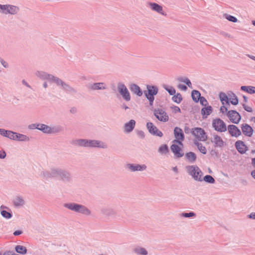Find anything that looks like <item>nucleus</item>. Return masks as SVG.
<instances>
[{"instance_id":"cd10ccee","label":"nucleus","mask_w":255,"mask_h":255,"mask_svg":"<svg viewBox=\"0 0 255 255\" xmlns=\"http://www.w3.org/2000/svg\"><path fill=\"white\" fill-rule=\"evenodd\" d=\"M213 112V108L211 106L208 105L202 108L201 115L203 119H205Z\"/></svg>"},{"instance_id":"37998d69","label":"nucleus","mask_w":255,"mask_h":255,"mask_svg":"<svg viewBox=\"0 0 255 255\" xmlns=\"http://www.w3.org/2000/svg\"><path fill=\"white\" fill-rule=\"evenodd\" d=\"M163 87L166 91L168 92L170 95L173 96L175 94L176 90L173 87L163 85Z\"/></svg>"},{"instance_id":"39448f33","label":"nucleus","mask_w":255,"mask_h":255,"mask_svg":"<svg viewBox=\"0 0 255 255\" xmlns=\"http://www.w3.org/2000/svg\"><path fill=\"white\" fill-rule=\"evenodd\" d=\"M187 172L194 180L201 182V177L203 173L197 165H188L186 167Z\"/></svg>"},{"instance_id":"2f4dec72","label":"nucleus","mask_w":255,"mask_h":255,"mask_svg":"<svg viewBox=\"0 0 255 255\" xmlns=\"http://www.w3.org/2000/svg\"><path fill=\"white\" fill-rule=\"evenodd\" d=\"M241 90L250 94H255V87L252 86H242Z\"/></svg>"},{"instance_id":"2eb2a0df","label":"nucleus","mask_w":255,"mask_h":255,"mask_svg":"<svg viewBox=\"0 0 255 255\" xmlns=\"http://www.w3.org/2000/svg\"><path fill=\"white\" fill-rule=\"evenodd\" d=\"M36 75L41 79L48 80L54 83L58 78L57 77H55L52 74H48L44 71H37L36 72Z\"/></svg>"},{"instance_id":"473e14b6","label":"nucleus","mask_w":255,"mask_h":255,"mask_svg":"<svg viewBox=\"0 0 255 255\" xmlns=\"http://www.w3.org/2000/svg\"><path fill=\"white\" fill-rule=\"evenodd\" d=\"M101 212L104 215L107 216H112L116 214L115 211L110 208H103L101 209Z\"/></svg>"},{"instance_id":"f8f14e48","label":"nucleus","mask_w":255,"mask_h":255,"mask_svg":"<svg viewBox=\"0 0 255 255\" xmlns=\"http://www.w3.org/2000/svg\"><path fill=\"white\" fill-rule=\"evenodd\" d=\"M227 116L231 122L235 124H238L242 119L241 115L236 110L229 111L227 113Z\"/></svg>"},{"instance_id":"0eeeda50","label":"nucleus","mask_w":255,"mask_h":255,"mask_svg":"<svg viewBox=\"0 0 255 255\" xmlns=\"http://www.w3.org/2000/svg\"><path fill=\"white\" fill-rule=\"evenodd\" d=\"M117 89L119 93L126 101H129L131 99L130 93L126 85L121 82H119L117 85Z\"/></svg>"},{"instance_id":"1a4fd4ad","label":"nucleus","mask_w":255,"mask_h":255,"mask_svg":"<svg viewBox=\"0 0 255 255\" xmlns=\"http://www.w3.org/2000/svg\"><path fill=\"white\" fill-rule=\"evenodd\" d=\"M192 134L201 141H205L207 139L206 132L201 128L197 127L192 128Z\"/></svg>"},{"instance_id":"8fccbe9b","label":"nucleus","mask_w":255,"mask_h":255,"mask_svg":"<svg viewBox=\"0 0 255 255\" xmlns=\"http://www.w3.org/2000/svg\"><path fill=\"white\" fill-rule=\"evenodd\" d=\"M199 150L203 154H206L207 153V150L206 147L201 144L198 147Z\"/></svg>"},{"instance_id":"9d476101","label":"nucleus","mask_w":255,"mask_h":255,"mask_svg":"<svg viewBox=\"0 0 255 255\" xmlns=\"http://www.w3.org/2000/svg\"><path fill=\"white\" fill-rule=\"evenodd\" d=\"M174 135L176 139L173 141V142L177 143L183 146L182 141L184 140L185 136L182 129L179 127H175L174 129Z\"/></svg>"},{"instance_id":"864d4df0","label":"nucleus","mask_w":255,"mask_h":255,"mask_svg":"<svg viewBox=\"0 0 255 255\" xmlns=\"http://www.w3.org/2000/svg\"><path fill=\"white\" fill-rule=\"evenodd\" d=\"M38 127V124H32L28 126V128L30 129H37Z\"/></svg>"},{"instance_id":"0e129e2a","label":"nucleus","mask_w":255,"mask_h":255,"mask_svg":"<svg viewBox=\"0 0 255 255\" xmlns=\"http://www.w3.org/2000/svg\"><path fill=\"white\" fill-rule=\"evenodd\" d=\"M22 234V231L21 230H16L15 231L13 234L15 236H19Z\"/></svg>"},{"instance_id":"9b49d317","label":"nucleus","mask_w":255,"mask_h":255,"mask_svg":"<svg viewBox=\"0 0 255 255\" xmlns=\"http://www.w3.org/2000/svg\"><path fill=\"white\" fill-rule=\"evenodd\" d=\"M55 83L58 86H61L62 89L67 93H76L77 92L76 90L71 86H70L68 84L64 82L61 79L57 78L56 81Z\"/></svg>"},{"instance_id":"412c9836","label":"nucleus","mask_w":255,"mask_h":255,"mask_svg":"<svg viewBox=\"0 0 255 255\" xmlns=\"http://www.w3.org/2000/svg\"><path fill=\"white\" fill-rule=\"evenodd\" d=\"M241 128L245 135L249 137L252 136L254 132V129L251 126L247 124H243L241 125Z\"/></svg>"},{"instance_id":"4be33fe9","label":"nucleus","mask_w":255,"mask_h":255,"mask_svg":"<svg viewBox=\"0 0 255 255\" xmlns=\"http://www.w3.org/2000/svg\"><path fill=\"white\" fill-rule=\"evenodd\" d=\"M11 140L18 141H28L30 138L26 135L13 131V135L11 138Z\"/></svg>"},{"instance_id":"b1692460","label":"nucleus","mask_w":255,"mask_h":255,"mask_svg":"<svg viewBox=\"0 0 255 255\" xmlns=\"http://www.w3.org/2000/svg\"><path fill=\"white\" fill-rule=\"evenodd\" d=\"M87 88L92 90H104L106 89L105 84L103 82L94 83L87 85Z\"/></svg>"},{"instance_id":"69168bd1","label":"nucleus","mask_w":255,"mask_h":255,"mask_svg":"<svg viewBox=\"0 0 255 255\" xmlns=\"http://www.w3.org/2000/svg\"><path fill=\"white\" fill-rule=\"evenodd\" d=\"M248 217L249 219L255 220V212H252L250 214L248 215Z\"/></svg>"},{"instance_id":"6e6552de","label":"nucleus","mask_w":255,"mask_h":255,"mask_svg":"<svg viewBox=\"0 0 255 255\" xmlns=\"http://www.w3.org/2000/svg\"><path fill=\"white\" fill-rule=\"evenodd\" d=\"M191 97L194 102L198 103L200 101V104L203 106H207L208 104L207 100L205 97L201 96L200 92L198 90L192 91Z\"/></svg>"},{"instance_id":"680f3d73","label":"nucleus","mask_w":255,"mask_h":255,"mask_svg":"<svg viewBox=\"0 0 255 255\" xmlns=\"http://www.w3.org/2000/svg\"><path fill=\"white\" fill-rule=\"evenodd\" d=\"M6 156V153L5 151H4V150L0 151V159L5 158Z\"/></svg>"},{"instance_id":"5fc2aeb1","label":"nucleus","mask_w":255,"mask_h":255,"mask_svg":"<svg viewBox=\"0 0 255 255\" xmlns=\"http://www.w3.org/2000/svg\"><path fill=\"white\" fill-rule=\"evenodd\" d=\"M136 133L137 135L142 139L145 137L144 132L142 130H137Z\"/></svg>"},{"instance_id":"f3484780","label":"nucleus","mask_w":255,"mask_h":255,"mask_svg":"<svg viewBox=\"0 0 255 255\" xmlns=\"http://www.w3.org/2000/svg\"><path fill=\"white\" fill-rule=\"evenodd\" d=\"M229 133L232 137H238L242 134V131L239 128L234 125H229L228 127Z\"/></svg>"},{"instance_id":"aec40b11","label":"nucleus","mask_w":255,"mask_h":255,"mask_svg":"<svg viewBox=\"0 0 255 255\" xmlns=\"http://www.w3.org/2000/svg\"><path fill=\"white\" fill-rule=\"evenodd\" d=\"M148 4L151 9L153 11H156L162 15H166V12L163 10V7L161 5L157 3L152 2H149Z\"/></svg>"},{"instance_id":"338daca9","label":"nucleus","mask_w":255,"mask_h":255,"mask_svg":"<svg viewBox=\"0 0 255 255\" xmlns=\"http://www.w3.org/2000/svg\"><path fill=\"white\" fill-rule=\"evenodd\" d=\"M77 108L75 107H72L70 110V112L72 114H75L77 113Z\"/></svg>"},{"instance_id":"ea45409f","label":"nucleus","mask_w":255,"mask_h":255,"mask_svg":"<svg viewBox=\"0 0 255 255\" xmlns=\"http://www.w3.org/2000/svg\"><path fill=\"white\" fill-rule=\"evenodd\" d=\"M13 203L15 207H19L24 204V201L21 197L17 196L14 199Z\"/></svg>"},{"instance_id":"603ef678","label":"nucleus","mask_w":255,"mask_h":255,"mask_svg":"<svg viewBox=\"0 0 255 255\" xmlns=\"http://www.w3.org/2000/svg\"><path fill=\"white\" fill-rule=\"evenodd\" d=\"M242 106H243V108L246 111H247L248 112H250V113L253 112L252 108L250 107L247 106L245 104H242Z\"/></svg>"},{"instance_id":"f257e3e1","label":"nucleus","mask_w":255,"mask_h":255,"mask_svg":"<svg viewBox=\"0 0 255 255\" xmlns=\"http://www.w3.org/2000/svg\"><path fill=\"white\" fill-rule=\"evenodd\" d=\"M40 176L45 180L56 178L64 183L72 181V175L70 171L61 167H52L49 170H43L40 173Z\"/></svg>"},{"instance_id":"052dcab7","label":"nucleus","mask_w":255,"mask_h":255,"mask_svg":"<svg viewBox=\"0 0 255 255\" xmlns=\"http://www.w3.org/2000/svg\"><path fill=\"white\" fill-rule=\"evenodd\" d=\"M178 88L183 91H186L187 90V87L186 85L183 84H179L177 86Z\"/></svg>"},{"instance_id":"72a5a7b5","label":"nucleus","mask_w":255,"mask_h":255,"mask_svg":"<svg viewBox=\"0 0 255 255\" xmlns=\"http://www.w3.org/2000/svg\"><path fill=\"white\" fill-rule=\"evenodd\" d=\"M8 8L7 10V14H17L19 11V7L14 5H11L8 4Z\"/></svg>"},{"instance_id":"e433bc0d","label":"nucleus","mask_w":255,"mask_h":255,"mask_svg":"<svg viewBox=\"0 0 255 255\" xmlns=\"http://www.w3.org/2000/svg\"><path fill=\"white\" fill-rule=\"evenodd\" d=\"M38 129L41 130L43 133H48L49 130L51 129V127L43 124H38Z\"/></svg>"},{"instance_id":"58836bf2","label":"nucleus","mask_w":255,"mask_h":255,"mask_svg":"<svg viewBox=\"0 0 255 255\" xmlns=\"http://www.w3.org/2000/svg\"><path fill=\"white\" fill-rule=\"evenodd\" d=\"M134 253L139 255H147V251L145 249L142 247H136L133 250Z\"/></svg>"},{"instance_id":"7c9ffc66","label":"nucleus","mask_w":255,"mask_h":255,"mask_svg":"<svg viewBox=\"0 0 255 255\" xmlns=\"http://www.w3.org/2000/svg\"><path fill=\"white\" fill-rule=\"evenodd\" d=\"M0 134L2 136L11 139L13 135V131L12 130H6L3 128H0Z\"/></svg>"},{"instance_id":"c9c22d12","label":"nucleus","mask_w":255,"mask_h":255,"mask_svg":"<svg viewBox=\"0 0 255 255\" xmlns=\"http://www.w3.org/2000/svg\"><path fill=\"white\" fill-rule=\"evenodd\" d=\"M15 251L18 254L25 255L27 254V250L25 247L21 245H16L15 247Z\"/></svg>"},{"instance_id":"f704fd0d","label":"nucleus","mask_w":255,"mask_h":255,"mask_svg":"<svg viewBox=\"0 0 255 255\" xmlns=\"http://www.w3.org/2000/svg\"><path fill=\"white\" fill-rule=\"evenodd\" d=\"M158 152L162 155L166 154L169 152L168 145L166 144L161 145L158 149Z\"/></svg>"},{"instance_id":"6ab92c4d","label":"nucleus","mask_w":255,"mask_h":255,"mask_svg":"<svg viewBox=\"0 0 255 255\" xmlns=\"http://www.w3.org/2000/svg\"><path fill=\"white\" fill-rule=\"evenodd\" d=\"M127 168L132 172H135L143 171L146 169L147 167L145 164L128 163L127 164Z\"/></svg>"},{"instance_id":"de8ad7c7","label":"nucleus","mask_w":255,"mask_h":255,"mask_svg":"<svg viewBox=\"0 0 255 255\" xmlns=\"http://www.w3.org/2000/svg\"><path fill=\"white\" fill-rule=\"evenodd\" d=\"M232 94L233 95L234 98L232 100L230 101V103L233 105H237L239 103V99L238 97L232 92H231Z\"/></svg>"},{"instance_id":"423d86ee","label":"nucleus","mask_w":255,"mask_h":255,"mask_svg":"<svg viewBox=\"0 0 255 255\" xmlns=\"http://www.w3.org/2000/svg\"><path fill=\"white\" fill-rule=\"evenodd\" d=\"M212 127L216 131L220 132H225L227 130L226 123L220 118L213 120Z\"/></svg>"},{"instance_id":"20e7f679","label":"nucleus","mask_w":255,"mask_h":255,"mask_svg":"<svg viewBox=\"0 0 255 255\" xmlns=\"http://www.w3.org/2000/svg\"><path fill=\"white\" fill-rule=\"evenodd\" d=\"M146 90L143 91L145 97L148 100L149 106H152L155 99L154 96L158 92L157 86L152 85H146Z\"/></svg>"},{"instance_id":"a19ab883","label":"nucleus","mask_w":255,"mask_h":255,"mask_svg":"<svg viewBox=\"0 0 255 255\" xmlns=\"http://www.w3.org/2000/svg\"><path fill=\"white\" fill-rule=\"evenodd\" d=\"M177 80L179 82L184 83L189 88H192V83H191L190 80L188 78L179 77L177 79Z\"/></svg>"},{"instance_id":"a211bd4d","label":"nucleus","mask_w":255,"mask_h":255,"mask_svg":"<svg viewBox=\"0 0 255 255\" xmlns=\"http://www.w3.org/2000/svg\"><path fill=\"white\" fill-rule=\"evenodd\" d=\"M235 146L239 153L241 154L245 153L249 150L248 147L242 140H237L235 143Z\"/></svg>"},{"instance_id":"4d7b16f0","label":"nucleus","mask_w":255,"mask_h":255,"mask_svg":"<svg viewBox=\"0 0 255 255\" xmlns=\"http://www.w3.org/2000/svg\"><path fill=\"white\" fill-rule=\"evenodd\" d=\"M0 62L1 65L5 68H7L8 67L9 65L2 58H0Z\"/></svg>"},{"instance_id":"bf43d9fd","label":"nucleus","mask_w":255,"mask_h":255,"mask_svg":"<svg viewBox=\"0 0 255 255\" xmlns=\"http://www.w3.org/2000/svg\"><path fill=\"white\" fill-rule=\"evenodd\" d=\"M184 130L185 133L186 134H189L190 133H192V128L191 129L189 127H188L187 126H185Z\"/></svg>"},{"instance_id":"49530a36","label":"nucleus","mask_w":255,"mask_h":255,"mask_svg":"<svg viewBox=\"0 0 255 255\" xmlns=\"http://www.w3.org/2000/svg\"><path fill=\"white\" fill-rule=\"evenodd\" d=\"M181 216L184 218H191L194 217L196 216V214L194 212H189L188 213L183 212L181 214Z\"/></svg>"},{"instance_id":"c85d7f7f","label":"nucleus","mask_w":255,"mask_h":255,"mask_svg":"<svg viewBox=\"0 0 255 255\" xmlns=\"http://www.w3.org/2000/svg\"><path fill=\"white\" fill-rule=\"evenodd\" d=\"M185 157L187 160L190 163H193L195 162L197 159L196 154L192 151L185 153Z\"/></svg>"},{"instance_id":"6e6d98bb","label":"nucleus","mask_w":255,"mask_h":255,"mask_svg":"<svg viewBox=\"0 0 255 255\" xmlns=\"http://www.w3.org/2000/svg\"><path fill=\"white\" fill-rule=\"evenodd\" d=\"M220 112L222 113L223 114H224L225 113L226 114L229 111H228V109L226 107L224 106V105L221 106L220 109Z\"/></svg>"},{"instance_id":"79ce46f5","label":"nucleus","mask_w":255,"mask_h":255,"mask_svg":"<svg viewBox=\"0 0 255 255\" xmlns=\"http://www.w3.org/2000/svg\"><path fill=\"white\" fill-rule=\"evenodd\" d=\"M172 100L174 102L177 104H179L182 101L183 98L181 94L179 93H177L176 94H174V95H173V97H172Z\"/></svg>"},{"instance_id":"a18cd8bd","label":"nucleus","mask_w":255,"mask_h":255,"mask_svg":"<svg viewBox=\"0 0 255 255\" xmlns=\"http://www.w3.org/2000/svg\"><path fill=\"white\" fill-rule=\"evenodd\" d=\"M223 17L227 19L228 20L233 22H237L238 21V19L235 16L228 13H224L223 14Z\"/></svg>"},{"instance_id":"dca6fc26","label":"nucleus","mask_w":255,"mask_h":255,"mask_svg":"<svg viewBox=\"0 0 255 255\" xmlns=\"http://www.w3.org/2000/svg\"><path fill=\"white\" fill-rule=\"evenodd\" d=\"M170 149L176 158L182 157L184 155V152L182 148L175 143L170 146Z\"/></svg>"},{"instance_id":"774afa93","label":"nucleus","mask_w":255,"mask_h":255,"mask_svg":"<svg viewBox=\"0 0 255 255\" xmlns=\"http://www.w3.org/2000/svg\"><path fill=\"white\" fill-rule=\"evenodd\" d=\"M13 251H7L4 252L2 255H11L12 254Z\"/></svg>"},{"instance_id":"393cba45","label":"nucleus","mask_w":255,"mask_h":255,"mask_svg":"<svg viewBox=\"0 0 255 255\" xmlns=\"http://www.w3.org/2000/svg\"><path fill=\"white\" fill-rule=\"evenodd\" d=\"M0 209H1L0 211V214L3 218L9 219L12 217V213L8 208L3 205H1Z\"/></svg>"},{"instance_id":"c756f323","label":"nucleus","mask_w":255,"mask_h":255,"mask_svg":"<svg viewBox=\"0 0 255 255\" xmlns=\"http://www.w3.org/2000/svg\"><path fill=\"white\" fill-rule=\"evenodd\" d=\"M219 99L223 105L225 104L230 105V99L226 93L220 92L219 94Z\"/></svg>"},{"instance_id":"13d9d810","label":"nucleus","mask_w":255,"mask_h":255,"mask_svg":"<svg viewBox=\"0 0 255 255\" xmlns=\"http://www.w3.org/2000/svg\"><path fill=\"white\" fill-rule=\"evenodd\" d=\"M211 155L215 156L216 157L219 156V152L215 149H212L210 152Z\"/></svg>"},{"instance_id":"a878e982","label":"nucleus","mask_w":255,"mask_h":255,"mask_svg":"<svg viewBox=\"0 0 255 255\" xmlns=\"http://www.w3.org/2000/svg\"><path fill=\"white\" fill-rule=\"evenodd\" d=\"M136 122L134 120H130L124 125V131L127 133L131 132L135 126Z\"/></svg>"},{"instance_id":"e2e57ef3","label":"nucleus","mask_w":255,"mask_h":255,"mask_svg":"<svg viewBox=\"0 0 255 255\" xmlns=\"http://www.w3.org/2000/svg\"><path fill=\"white\" fill-rule=\"evenodd\" d=\"M220 34L225 37H228V38L231 37V35L229 33H228L225 31H220Z\"/></svg>"},{"instance_id":"7ed1b4c3","label":"nucleus","mask_w":255,"mask_h":255,"mask_svg":"<svg viewBox=\"0 0 255 255\" xmlns=\"http://www.w3.org/2000/svg\"><path fill=\"white\" fill-rule=\"evenodd\" d=\"M64 207L77 213L85 215H90L91 211L86 206L76 203H68L64 204Z\"/></svg>"},{"instance_id":"4468645a","label":"nucleus","mask_w":255,"mask_h":255,"mask_svg":"<svg viewBox=\"0 0 255 255\" xmlns=\"http://www.w3.org/2000/svg\"><path fill=\"white\" fill-rule=\"evenodd\" d=\"M146 128L148 130V132L153 135L161 137L163 135V133L160 130H159L157 128V127L154 126L151 122L147 123Z\"/></svg>"},{"instance_id":"bb28decb","label":"nucleus","mask_w":255,"mask_h":255,"mask_svg":"<svg viewBox=\"0 0 255 255\" xmlns=\"http://www.w3.org/2000/svg\"><path fill=\"white\" fill-rule=\"evenodd\" d=\"M211 142L214 143L215 147H222L225 144V142L223 140L222 138L218 135L215 134L214 135L213 140L211 139Z\"/></svg>"},{"instance_id":"f03ea898","label":"nucleus","mask_w":255,"mask_h":255,"mask_svg":"<svg viewBox=\"0 0 255 255\" xmlns=\"http://www.w3.org/2000/svg\"><path fill=\"white\" fill-rule=\"evenodd\" d=\"M73 145L84 147H98L107 148V145L104 142L96 139H78L72 141Z\"/></svg>"},{"instance_id":"09e8293b","label":"nucleus","mask_w":255,"mask_h":255,"mask_svg":"<svg viewBox=\"0 0 255 255\" xmlns=\"http://www.w3.org/2000/svg\"><path fill=\"white\" fill-rule=\"evenodd\" d=\"M8 4H0V11L2 13L7 14L8 8Z\"/></svg>"},{"instance_id":"ddd939ff","label":"nucleus","mask_w":255,"mask_h":255,"mask_svg":"<svg viewBox=\"0 0 255 255\" xmlns=\"http://www.w3.org/2000/svg\"><path fill=\"white\" fill-rule=\"evenodd\" d=\"M154 115L160 122H166L169 120V117L167 113L161 109H154Z\"/></svg>"},{"instance_id":"4c0bfd02","label":"nucleus","mask_w":255,"mask_h":255,"mask_svg":"<svg viewBox=\"0 0 255 255\" xmlns=\"http://www.w3.org/2000/svg\"><path fill=\"white\" fill-rule=\"evenodd\" d=\"M204 181L209 184H214L215 179L210 175H206L203 178L201 177V181Z\"/></svg>"},{"instance_id":"5701e85b","label":"nucleus","mask_w":255,"mask_h":255,"mask_svg":"<svg viewBox=\"0 0 255 255\" xmlns=\"http://www.w3.org/2000/svg\"><path fill=\"white\" fill-rule=\"evenodd\" d=\"M129 89L131 92L138 97H141L143 93L140 87L136 84H131L129 85Z\"/></svg>"},{"instance_id":"c03bdc74","label":"nucleus","mask_w":255,"mask_h":255,"mask_svg":"<svg viewBox=\"0 0 255 255\" xmlns=\"http://www.w3.org/2000/svg\"><path fill=\"white\" fill-rule=\"evenodd\" d=\"M62 129V127L60 126L51 127V129L49 130L48 134L58 133L61 131Z\"/></svg>"},{"instance_id":"3c124183","label":"nucleus","mask_w":255,"mask_h":255,"mask_svg":"<svg viewBox=\"0 0 255 255\" xmlns=\"http://www.w3.org/2000/svg\"><path fill=\"white\" fill-rule=\"evenodd\" d=\"M171 109L173 110V112L174 113H181V110L178 106L173 105L171 107Z\"/></svg>"}]
</instances>
